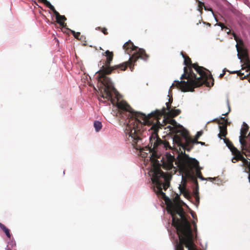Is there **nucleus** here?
Returning a JSON list of instances; mask_svg holds the SVG:
<instances>
[{
    "label": "nucleus",
    "instance_id": "obj_7",
    "mask_svg": "<svg viewBox=\"0 0 250 250\" xmlns=\"http://www.w3.org/2000/svg\"><path fill=\"white\" fill-rule=\"evenodd\" d=\"M153 167H154V171L151 180L158 189L157 194L161 195L166 202L168 200L170 201L168 197L162 191L163 189L166 190L169 187L170 176L164 173L160 169V166Z\"/></svg>",
    "mask_w": 250,
    "mask_h": 250
},
{
    "label": "nucleus",
    "instance_id": "obj_12",
    "mask_svg": "<svg viewBox=\"0 0 250 250\" xmlns=\"http://www.w3.org/2000/svg\"><path fill=\"white\" fill-rule=\"evenodd\" d=\"M47 7L54 13L56 17L57 22L62 27H65L66 26V23L64 22V21L66 20L65 17L61 15L50 3L47 5Z\"/></svg>",
    "mask_w": 250,
    "mask_h": 250
},
{
    "label": "nucleus",
    "instance_id": "obj_28",
    "mask_svg": "<svg viewBox=\"0 0 250 250\" xmlns=\"http://www.w3.org/2000/svg\"><path fill=\"white\" fill-rule=\"evenodd\" d=\"M39 1L42 2L43 4H44L46 6L47 5L50 3L49 1H47V0H38Z\"/></svg>",
    "mask_w": 250,
    "mask_h": 250
},
{
    "label": "nucleus",
    "instance_id": "obj_35",
    "mask_svg": "<svg viewBox=\"0 0 250 250\" xmlns=\"http://www.w3.org/2000/svg\"><path fill=\"white\" fill-rule=\"evenodd\" d=\"M194 227L195 230L197 231V226H196V225L195 223L194 224Z\"/></svg>",
    "mask_w": 250,
    "mask_h": 250
},
{
    "label": "nucleus",
    "instance_id": "obj_38",
    "mask_svg": "<svg viewBox=\"0 0 250 250\" xmlns=\"http://www.w3.org/2000/svg\"><path fill=\"white\" fill-rule=\"evenodd\" d=\"M142 155H143L142 156H143V157H146V156H145V154H142Z\"/></svg>",
    "mask_w": 250,
    "mask_h": 250
},
{
    "label": "nucleus",
    "instance_id": "obj_9",
    "mask_svg": "<svg viewBox=\"0 0 250 250\" xmlns=\"http://www.w3.org/2000/svg\"><path fill=\"white\" fill-rule=\"evenodd\" d=\"M249 127L247 124L243 123V126L241 129V135L239 136V142L242 147L243 149L247 150L250 153V144L248 146L246 139L247 138V134L249 130ZM248 136L250 138V132Z\"/></svg>",
    "mask_w": 250,
    "mask_h": 250
},
{
    "label": "nucleus",
    "instance_id": "obj_6",
    "mask_svg": "<svg viewBox=\"0 0 250 250\" xmlns=\"http://www.w3.org/2000/svg\"><path fill=\"white\" fill-rule=\"evenodd\" d=\"M150 130H151V135L149 138L150 148L149 149L150 154V160L153 166H160L159 161L157 159L160 158V154H158L157 150L161 147L165 148L166 150L171 148L169 143L165 140H162L158 136V132L160 128L163 126L161 124H152Z\"/></svg>",
    "mask_w": 250,
    "mask_h": 250
},
{
    "label": "nucleus",
    "instance_id": "obj_3",
    "mask_svg": "<svg viewBox=\"0 0 250 250\" xmlns=\"http://www.w3.org/2000/svg\"><path fill=\"white\" fill-rule=\"evenodd\" d=\"M174 203L167 205V210L172 217V225L175 228L179 238V242L176 245V250H184V245L188 250H196L193 242V235L190 223L187 219L182 205H186L177 194Z\"/></svg>",
    "mask_w": 250,
    "mask_h": 250
},
{
    "label": "nucleus",
    "instance_id": "obj_11",
    "mask_svg": "<svg viewBox=\"0 0 250 250\" xmlns=\"http://www.w3.org/2000/svg\"><path fill=\"white\" fill-rule=\"evenodd\" d=\"M219 125L220 133L218 134V137L221 139L225 138L227 135V125L228 124V120L224 117H221L217 122Z\"/></svg>",
    "mask_w": 250,
    "mask_h": 250
},
{
    "label": "nucleus",
    "instance_id": "obj_24",
    "mask_svg": "<svg viewBox=\"0 0 250 250\" xmlns=\"http://www.w3.org/2000/svg\"><path fill=\"white\" fill-rule=\"evenodd\" d=\"M96 30H100L101 32H102L104 35H106L108 34L107 32V29L105 27H98L96 28Z\"/></svg>",
    "mask_w": 250,
    "mask_h": 250
},
{
    "label": "nucleus",
    "instance_id": "obj_8",
    "mask_svg": "<svg viewBox=\"0 0 250 250\" xmlns=\"http://www.w3.org/2000/svg\"><path fill=\"white\" fill-rule=\"evenodd\" d=\"M181 112V110L175 109V107L171 108L168 111H166L165 107L161 110H156L148 114L149 122H148V125H150L152 124H160L159 120L163 116H167L171 118H174L179 115Z\"/></svg>",
    "mask_w": 250,
    "mask_h": 250
},
{
    "label": "nucleus",
    "instance_id": "obj_36",
    "mask_svg": "<svg viewBox=\"0 0 250 250\" xmlns=\"http://www.w3.org/2000/svg\"><path fill=\"white\" fill-rule=\"evenodd\" d=\"M205 24H206V23L205 22H203ZM207 24L208 26H211V24L209 23H207Z\"/></svg>",
    "mask_w": 250,
    "mask_h": 250
},
{
    "label": "nucleus",
    "instance_id": "obj_33",
    "mask_svg": "<svg viewBox=\"0 0 250 250\" xmlns=\"http://www.w3.org/2000/svg\"><path fill=\"white\" fill-rule=\"evenodd\" d=\"M172 101H173V98H172V97L171 96V97H169L168 102L169 104H172Z\"/></svg>",
    "mask_w": 250,
    "mask_h": 250
},
{
    "label": "nucleus",
    "instance_id": "obj_30",
    "mask_svg": "<svg viewBox=\"0 0 250 250\" xmlns=\"http://www.w3.org/2000/svg\"><path fill=\"white\" fill-rule=\"evenodd\" d=\"M228 107H229V111L227 113H226V114H224V115L226 116L228 115V114L230 112V106H229V102L228 101Z\"/></svg>",
    "mask_w": 250,
    "mask_h": 250
},
{
    "label": "nucleus",
    "instance_id": "obj_34",
    "mask_svg": "<svg viewBox=\"0 0 250 250\" xmlns=\"http://www.w3.org/2000/svg\"><path fill=\"white\" fill-rule=\"evenodd\" d=\"M199 144H201L202 146L205 145V143H204V142H199Z\"/></svg>",
    "mask_w": 250,
    "mask_h": 250
},
{
    "label": "nucleus",
    "instance_id": "obj_20",
    "mask_svg": "<svg viewBox=\"0 0 250 250\" xmlns=\"http://www.w3.org/2000/svg\"><path fill=\"white\" fill-rule=\"evenodd\" d=\"M196 1L198 2L197 9L200 12V14L202 15L203 14V8L205 6L204 3L199 0H196Z\"/></svg>",
    "mask_w": 250,
    "mask_h": 250
},
{
    "label": "nucleus",
    "instance_id": "obj_13",
    "mask_svg": "<svg viewBox=\"0 0 250 250\" xmlns=\"http://www.w3.org/2000/svg\"><path fill=\"white\" fill-rule=\"evenodd\" d=\"M123 48L125 50V52L129 55L130 54L132 51H136L132 55L137 53L139 50L141 49L138 48V47L135 46L133 42L130 41H128L124 44L123 45Z\"/></svg>",
    "mask_w": 250,
    "mask_h": 250
},
{
    "label": "nucleus",
    "instance_id": "obj_2",
    "mask_svg": "<svg viewBox=\"0 0 250 250\" xmlns=\"http://www.w3.org/2000/svg\"><path fill=\"white\" fill-rule=\"evenodd\" d=\"M184 58V73L180 77L181 81H175L171 87H176L181 91L186 92L194 91L196 87L205 84L207 87L212 86L214 79L210 72L197 63H192L191 59L181 53Z\"/></svg>",
    "mask_w": 250,
    "mask_h": 250
},
{
    "label": "nucleus",
    "instance_id": "obj_31",
    "mask_svg": "<svg viewBox=\"0 0 250 250\" xmlns=\"http://www.w3.org/2000/svg\"><path fill=\"white\" fill-rule=\"evenodd\" d=\"M191 215H192V217H193L194 219H195V218H196V219H197L196 216V214H195V212H193V211L191 212Z\"/></svg>",
    "mask_w": 250,
    "mask_h": 250
},
{
    "label": "nucleus",
    "instance_id": "obj_27",
    "mask_svg": "<svg viewBox=\"0 0 250 250\" xmlns=\"http://www.w3.org/2000/svg\"><path fill=\"white\" fill-rule=\"evenodd\" d=\"M203 134V132L202 131H198L195 136L196 138L199 139V138Z\"/></svg>",
    "mask_w": 250,
    "mask_h": 250
},
{
    "label": "nucleus",
    "instance_id": "obj_23",
    "mask_svg": "<svg viewBox=\"0 0 250 250\" xmlns=\"http://www.w3.org/2000/svg\"><path fill=\"white\" fill-rule=\"evenodd\" d=\"M234 38H235V40H236V41L237 42V44L236 45V48H237V46L238 47L244 46L243 41L242 40L237 39L236 36H234Z\"/></svg>",
    "mask_w": 250,
    "mask_h": 250
},
{
    "label": "nucleus",
    "instance_id": "obj_18",
    "mask_svg": "<svg viewBox=\"0 0 250 250\" xmlns=\"http://www.w3.org/2000/svg\"><path fill=\"white\" fill-rule=\"evenodd\" d=\"M179 189L181 193L183 194V195L187 198H188L190 197V195L188 190L186 189L185 185H183V186L180 185L179 187Z\"/></svg>",
    "mask_w": 250,
    "mask_h": 250
},
{
    "label": "nucleus",
    "instance_id": "obj_25",
    "mask_svg": "<svg viewBox=\"0 0 250 250\" xmlns=\"http://www.w3.org/2000/svg\"><path fill=\"white\" fill-rule=\"evenodd\" d=\"M71 32L72 33V35L75 38L79 39V38L81 35V33L80 32H76L74 31H71Z\"/></svg>",
    "mask_w": 250,
    "mask_h": 250
},
{
    "label": "nucleus",
    "instance_id": "obj_14",
    "mask_svg": "<svg viewBox=\"0 0 250 250\" xmlns=\"http://www.w3.org/2000/svg\"><path fill=\"white\" fill-rule=\"evenodd\" d=\"M232 154L234 156L231 160L232 162L233 163H236L237 161H241L242 158H243V156L238 149H237L236 151H234L233 152H232Z\"/></svg>",
    "mask_w": 250,
    "mask_h": 250
},
{
    "label": "nucleus",
    "instance_id": "obj_1",
    "mask_svg": "<svg viewBox=\"0 0 250 250\" xmlns=\"http://www.w3.org/2000/svg\"><path fill=\"white\" fill-rule=\"evenodd\" d=\"M104 54L106 60L104 61L100 69L96 73V78L98 82H101L104 86L101 91L102 98L108 101L112 99V92L116 89L110 78L107 75L111 74L115 70H117L118 73H119L120 71H125L127 67H129L130 70L132 71L135 63L139 59L146 61L149 56L144 49H140L137 53L132 55L128 61L111 66L114 56L113 52L107 50Z\"/></svg>",
    "mask_w": 250,
    "mask_h": 250
},
{
    "label": "nucleus",
    "instance_id": "obj_22",
    "mask_svg": "<svg viewBox=\"0 0 250 250\" xmlns=\"http://www.w3.org/2000/svg\"><path fill=\"white\" fill-rule=\"evenodd\" d=\"M218 25L220 26L222 30L225 29V31L227 33H229L230 32V30L227 27H226L223 23L221 22H218L215 24V25Z\"/></svg>",
    "mask_w": 250,
    "mask_h": 250
},
{
    "label": "nucleus",
    "instance_id": "obj_32",
    "mask_svg": "<svg viewBox=\"0 0 250 250\" xmlns=\"http://www.w3.org/2000/svg\"><path fill=\"white\" fill-rule=\"evenodd\" d=\"M204 9H205V10H207V11H212V8H207V7L206 6H204Z\"/></svg>",
    "mask_w": 250,
    "mask_h": 250
},
{
    "label": "nucleus",
    "instance_id": "obj_19",
    "mask_svg": "<svg viewBox=\"0 0 250 250\" xmlns=\"http://www.w3.org/2000/svg\"><path fill=\"white\" fill-rule=\"evenodd\" d=\"M0 228L4 232L7 237L9 238H10L11 234L10 233L9 229L7 228H6V227L5 225H4L1 223H0Z\"/></svg>",
    "mask_w": 250,
    "mask_h": 250
},
{
    "label": "nucleus",
    "instance_id": "obj_15",
    "mask_svg": "<svg viewBox=\"0 0 250 250\" xmlns=\"http://www.w3.org/2000/svg\"><path fill=\"white\" fill-rule=\"evenodd\" d=\"M169 124L172 125L173 126H168L167 128L169 129V130L172 132H176V128L180 127V125H178L177 122L174 119H171L169 121Z\"/></svg>",
    "mask_w": 250,
    "mask_h": 250
},
{
    "label": "nucleus",
    "instance_id": "obj_37",
    "mask_svg": "<svg viewBox=\"0 0 250 250\" xmlns=\"http://www.w3.org/2000/svg\"><path fill=\"white\" fill-rule=\"evenodd\" d=\"M34 3H35V4H36V5H38V3H37V2L36 1H34Z\"/></svg>",
    "mask_w": 250,
    "mask_h": 250
},
{
    "label": "nucleus",
    "instance_id": "obj_17",
    "mask_svg": "<svg viewBox=\"0 0 250 250\" xmlns=\"http://www.w3.org/2000/svg\"><path fill=\"white\" fill-rule=\"evenodd\" d=\"M224 141L231 152H233L234 151H236L237 148L233 146L232 142L229 139L225 138L224 139Z\"/></svg>",
    "mask_w": 250,
    "mask_h": 250
},
{
    "label": "nucleus",
    "instance_id": "obj_26",
    "mask_svg": "<svg viewBox=\"0 0 250 250\" xmlns=\"http://www.w3.org/2000/svg\"><path fill=\"white\" fill-rule=\"evenodd\" d=\"M171 104H169L168 102L166 103V104L167 107L165 108L166 109V111L167 110V111H168L172 108H171Z\"/></svg>",
    "mask_w": 250,
    "mask_h": 250
},
{
    "label": "nucleus",
    "instance_id": "obj_4",
    "mask_svg": "<svg viewBox=\"0 0 250 250\" xmlns=\"http://www.w3.org/2000/svg\"><path fill=\"white\" fill-rule=\"evenodd\" d=\"M117 106L120 110L121 113L127 112L128 122L125 128V133L128 135V139L135 147L139 140H141L140 136L143 132V125H148L149 122L148 114H146L134 111L130 106L125 101L119 102Z\"/></svg>",
    "mask_w": 250,
    "mask_h": 250
},
{
    "label": "nucleus",
    "instance_id": "obj_16",
    "mask_svg": "<svg viewBox=\"0 0 250 250\" xmlns=\"http://www.w3.org/2000/svg\"><path fill=\"white\" fill-rule=\"evenodd\" d=\"M248 73H247L246 75H245L244 73H242L241 71H234L232 72H230L231 74H235L237 73L238 76H239L241 79L243 80L244 79H248L249 82H250V75H249V71L247 72Z\"/></svg>",
    "mask_w": 250,
    "mask_h": 250
},
{
    "label": "nucleus",
    "instance_id": "obj_21",
    "mask_svg": "<svg viewBox=\"0 0 250 250\" xmlns=\"http://www.w3.org/2000/svg\"><path fill=\"white\" fill-rule=\"evenodd\" d=\"M94 126L97 132H98L102 128V125L101 122L96 121L94 123Z\"/></svg>",
    "mask_w": 250,
    "mask_h": 250
},
{
    "label": "nucleus",
    "instance_id": "obj_29",
    "mask_svg": "<svg viewBox=\"0 0 250 250\" xmlns=\"http://www.w3.org/2000/svg\"><path fill=\"white\" fill-rule=\"evenodd\" d=\"M226 71V69H225L223 70V73H221V74H220V76H219L220 78H222L224 77V75H225V74Z\"/></svg>",
    "mask_w": 250,
    "mask_h": 250
},
{
    "label": "nucleus",
    "instance_id": "obj_5",
    "mask_svg": "<svg viewBox=\"0 0 250 250\" xmlns=\"http://www.w3.org/2000/svg\"><path fill=\"white\" fill-rule=\"evenodd\" d=\"M178 167L180 171L184 175L185 178L191 179L196 185V189L194 191V197L196 201L199 203V195L198 192V184L196 177L194 175V171H196V177L204 180H209L210 181L215 180V178L209 177L205 179L201 172V167L199 163L195 159L190 158L188 155L185 154L179 160Z\"/></svg>",
    "mask_w": 250,
    "mask_h": 250
},
{
    "label": "nucleus",
    "instance_id": "obj_10",
    "mask_svg": "<svg viewBox=\"0 0 250 250\" xmlns=\"http://www.w3.org/2000/svg\"><path fill=\"white\" fill-rule=\"evenodd\" d=\"M185 139V143H183L179 140L178 141V144L179 146L183 147L185 149L188 151H190V149L193 147V145L196 144H199V141H198V139L195 138L194 139L191 138L190 137L188 136L187 135L184 136Z\"/></svg>",
    "mask_w": 250,
    "mask_h": 250
}]
</instances>
